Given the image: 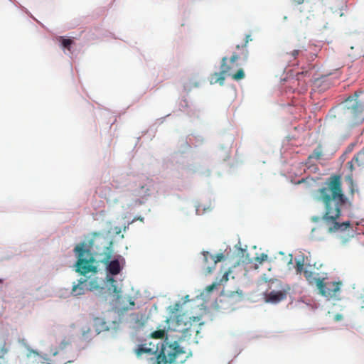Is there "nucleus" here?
I'll use <instances>...</instances> for the list:
<instances>
[{"label": "nucleus", "instance_id": "obj_29", "mask_svg": "<svg viewBox=\"0 0 364 364\" xmlns=\"http://www.w3.org/2000/svg\"><path fill=\"white\" fill-rule=\"evenodd\" d=\"M341 317V316H340V315H337V316H336V319H337V320H339Z\"/></svg>", "mask_w": 364, "mask_h": 364}, {"label": "nucleus", "instance_id": "obj_13", "mask_svg": "<svg viewBox=\"0 0 364 364\" xmlns=\"http://www.w3.org/2000/svg\"><path fill=\"white\" fill-rule=\"evenodd\" d=\"M250 36L249 35L246 36L245 42L243 45H242V46L237 45L236 46V49L241 50V55H243L244 59H247V56H248V50L247 49V44L250 41Z\"/></svg>", "mask_w": 364, "mask_h": 364}, {"label": "nucleus", "instance_id": "obj_10", "mask_svg": "<svg viewBox=\"0 0 364 364\" xmlns=\"http://www.w3.org/2000/svg\"><path fill=\"white\" fill-rule=\"evenodd\" d=\"M355 164H356L357 166H364V147L354 156L351 161L346 164V166L351 173L355 170Z\"/></svg>", "mask_w": 364, "mask_h": 364}, {"label": "nucleus", "instance_id": "obj_32", "mask_svg": "<svg viewBox=\"0 0 364 364\" xmlns=\"http://www.w3.org/2000/svg\"><path fill=\"white\" fill-rule=\"evenodd\" d=\"M96 250H100L99 247H97V245H96Z\"/></svg>", "mask_w": 364, "mask_h": 364}, {"label": "nucleus", "instance_id": "obj_33", "mask_svg": "<svg viewBox=\"0 0 364 364\" xmlns=\"http://www.w3.org/2000/svg\"><path fill=\"white\" fill-rule=\"evenodd\" d=\"M2 283V279H0V284Z\"/></svg>", "mask_w": 364, "mask_h": 364}, {"label": "nucleus", "instance_id": "obj_21", "mask_svg": "<svg viewBox=\"0 0 364 364\" xmlns=\"http://www.w3.org/2000/svg\"><path fill=\"white\" fill-rule=\"evenodd\" d=\"M348 179L350 181V193L351 195L354 194L355 190H354V183L353 181L352 175L348 176Z\"/></svg>", "mask_w": 364, "mask_h": 364}, {"label": "nucleus", "instance_id": "obj_19", "mask_svg": "<svg viewBox=\"0 0 364 364\" xmlns=\"http://www.w3.org/2000/svg\"><path fill=\"white\" fill-rule=\"evenodd\" d=\"M9 349L6 343H4L3 345L0 347V359L3 358V357L9 352Z\"/></svg>", "mask_w": 364, "mask_h": 364}, {"label": "nucleus", "instance_id": "obj_30", "mask_svg": "<svg viewBox=\"0 0 364 364\" xmlns=\"http://www.w3.org/2000/svg\"><path fill=\"white\" fill-rule=\"evenodd\" d=\"M123 310H128L129 308V307H122V308Z\"/></svg>", "mask_w": 364, "mask_h": 364}, {"label": "nucleus", "instance_id": "obj_3", "mask_svg": "<svg viewBox=\"0 0 364 364\" xmlns=\"http://www.w3.org/2000/svg\"><path fill=\"white\" fill-rule=\"evenodd\" d=\"M181 308V304L179 302L175 303L173 305L168 307V313L170 316L166 319V322H171L172 326L175 328L174 331L182 333L181 339L189 340L193 333L198 335L200 332V326L203 323L199 324L193 323L191 321L187 322V319L185 314H177Z\"/></svg>", "mask_w": 364, "mask_h": 364}, {"label": "nucleus", "instance_id": "obj_26", "mask_svg": "<svg viewBox=\"0 0 364 364\" xmlns=\"http://www.w3.org/2000/svg\"><path fill=\"white\" fill-rule=\"evenodd\" d=\"M296 4H301L304 2V0H294V1Z\"/></svg>", "mask_w": 364, "mask_h": 364}, {"label": "nucleus", "instance_id": "obj_22", "mask_svg": "<svg viewBox=\"0 0 364 364\" xmlns=\"http://www.w3.org/2000/svg\"><path fill=\"white\" fill-rule=\"evenodd\" d=\"M255 259L259 263H262V262L267 259V255L265 254H262L260 257H257Z\"/></svg>", "mask_w": 364, "mask_h": 364}, {"label": "nucleus", "instance_id": "obj_20", "mask_svg": "<svg viewBox=\"0 0 364 364\" xmlns=\"http://www.w3.org/2000/svg\"><path fill=\"white\" fill-rule=\"evenodd\" d=\"M212 259L214 261V264H216L218 262H221L224 259L223 253H219L215 255L210 256Z\"/></svg>", "mask_w": 364, "mask_h": 364}, {"label": "nucleus", "instance_id": "obj_28", "mask_svg": "<svg viewBox=\"0 0 364 364\" xmlns=\"http://www.w3.org/2000/svg\"><path fill=\"white\" fill-rule=\"evenodd\" d=\"M307 180V178H302L301 180L298 181V184L305 182Z\"/></svg>", "mask_w": 364, "mask_h": 364}, {"label": "nucleus", "instance_id": "obj_14", "mask_svg": "<svg viewBox=\"0 0 364 364\" xmlns=\"http://www.w3.org/2000/svg\"><path fill=\"white\" fill-rule=\"evenodd\" d=\"M59 41L60 42L63 48L71 52V46L74 44L73 40L70 38H65L64 37L60 36L59 37Z\"/></svg>", "mask_w": 364, "mask_h": 364}, {"label": "nucleus", "instance_id": "obj_2", "mask_svg": "<svg viewBox=\"0 0 364 364\" xmlns=\"http://www.w3.org/2000/svg\"><path fill=\"white\" fill-rule=\"evenodd\" d=\"M316 200L323 203V216L311 218L314 222L322 220L329 232L345 230L350 227V222H338L341 216V210L348 202V198L343 191L341 176L333 174L326 178L323 186L317 191Z\"/></svg>", "mask_w": 364, "mask_h": 364}, {"label": "nucleus", "instance_id": "obj_25", "mask_svg": "<svg viewBox=\"0 0 364 364\" xmlns=\"http://www.w3.org/2000/svg\"><path fill=\"white\" fill-rule=\"evenodd\" d=\"M129 305L131 307H133L135 305L134 301H132L131 298H129Z\"/></svg>", "mask_w": 364, "mask_h": 364}, {"label": "nucleus", "instance_id": "obj_16", "mask_svg": "<svg viewBox=\"0 0 364 364\" xmlns=\"http://www.w3.org/2000/svg\"><path fill=\"white\" fill-rule=\"evenodd\" d=\"M301 49H295L291 52L287 53L286 55L289 60H291V59L296 60L298 58V56L301 53Z\"/></svg>", "mask_w": 364, "mask_h": 364}, {"label": "nucleus", "instance_id": "obj_17", "mask_svg": "<svg viewBox=\"0 0 364 364\" xmlns=\"http://www.w3.org/2000/svg\"><path fill=\"white\" fill-rule=\"evenodd\" d=\"M165 330L159 329L151 333V336L153 338L161 339L164 337Z\"/></svg>", "mask_w": 364, "mask_h": 364}, {"label": "nucleus", "instance_id": "obj_5", "mask_svg": "<svg viewBox=\"0 0 364 364\" xmlns=\"http://www.w3.org/2000/svg\"><path fill=\"white\" fill-rule=\"evenodd\" d=\"M188 357V353L181 348L176 341H167L161 344V350L155 358H151L153 364L183 363Z\"/></svg>", "mask_w": 364, "mask_h": 364}, {"label": "nucleus", "instance_id": "obj_23", "mask_svg": "<svg viewBox=\"0 0 364 364\" xmlns=\"http://www.w3.org/2000/svg\"><path fill=\"white\" fill-rule=\"evenodd\" d=\"M215 287H216V284L215 283H213L210 285L207 286L205 288V291L209 293V292L212 291L215 288Z\"/></svg>", "mask_w": 364, "mask_h": 364}, {"label": "nucleus", "instance_id": "obj_27", "mask_svg": "<svg viewBox=\"0 0 364 364\" xmlns=\"http://www.w3.org/2000/svg\"><path fill=\"white\" fill-rule=\"evenodd\" d=\"M353 146H354V145H353V144H350V145L348 147L347 151H348V152H350V151L353 150Z\"/></svg>", "mask_w": 364, "mask_h": 364}, {"label": "nucleus", "instance_id": "obj_31", "mask_svg": "<svg viewBox=\"0 0 364 364\" xmlns=\"http://www.w3.org/2000/svg\"><path fill=\"white\" fill-rule=\"evenodd\" d=\"M208 255V252H207V254L204 255V257H205V260H207V259H208V258H207Z\"/></svg>", "mask_w": 364, "mask_h": 364}, {"label": "nucleus", "instance_id": "obj_6", "mask_svg": "<svg viewBox=\"0 0 364 364\" xmlns=\"http://www.w3.org/2000/svg\"><path fill=\"white\" fill-rule=\"evenodd\" d=\"M358 95L348 97L342 105L344 118L352 125L358 124L364 120V107L358 100Z\"/></svg>", "mask_w": 364, "mask_h": 364}, {"label": "nucleus", "instance_id": "obj_7", "mask_svg": "<svg viewBox=\"0 0 364 364\" xmlns=\"http://www.w3.org/2000/svg\"><path fill=\"white\" fill-rule=\"evenodd\" d=\"M100 279L95 277L90 279V277L86 278H80L77 284H74L71 290L73 296H80L85 294L87 291L98 290L100 289Z\"/></svg>", "mask_w": 364, "mask_h": 364}, {"label": "nucleus", "instance_id": "obj_9", "mask_svg": "<svg viewBox=\"0 0 364 364\" xmlns=\"http://www.w3.org/2000/svg\"><path fill=\"white\" fill-rule=\"evenodd\" d=\"M279 285L278 290H272L266 294V301L272 304H277L287 298L288 291L290 290L289 285H283L280 282H277Z\"/></svg>", "mask_w": 364, "mask_h": 364}, {"label": "nucleus", "instance_id": "obj_11", "mask_svg": "<svg viewBox=\"0 0 364 364\" xmlns=\"http://www.w3.org/2000/svg\"><path fill=\"white\" fill-rule=\"evenodd\" d=\"M150 347L146 346V344L139 345L135 350V353L138 358L141 357L144 353L148 355H156L159 350L158 346L149 344Z\"/></svg>", "mask_w": 364, "mask_h": 364}, {"label": "nucleus", "instance_id": "obj_1", "mask_svg": "<svg viewBox=\"0 0 364 364\" xmlns=\"http://www.w3.org/2000/svg\"><path fill=\"white\" fill-rule=\"evenodd\" d=\"M96 243L104 244L103 253L95 252V255H104L100 262L105 265L106 282L108 289L112 291L117 295V300L119 301L122 299L119 295L121 287L118 286L117 282L112 276L119 274L122 268L118 259L110 260L113 252L112 249V242L109 241L105 237L100 233L95 232L93 238L88 243L83 242L75 246L74 251L77 257L75 271L84 277H86L89 273H91V275H95L98 272V267L96 264L97 262L91 253V250H94L93 246Z\"/></svg>", "mask_w": 364, "mask_h": 364}, {"label": "nucleus", "instance_id": "obj_24", "mask_svg": "<svg viewBox=\"0 0 364 364\" xmlns=\"http://www.w3.org/2000/svg\"><path fill=\"white\" fill-rule=\"evenodd\" d=\"M190 319L191 320L192 319L193 322H198L200 321V318L199 317H193V318H190Z\"/></svg>", "mask_w": 364, "mask_h": 364}, {"label": "nucleus", "instance_id": "obj_4", "mask_svg": "<svg viewBox=\"0 0 364 364\" xmlns=\"http://www.w3.org/2000/svg\"><path fill=\"white\" fill-rule=\"evenodd\" d=\"M240 59V55L233 53L230 58L223 57L221 60L220 72H215L210 76V84L219 83L220 85L224 84L225 75L230 76L233 80L238 81L245 77L242 68H238L235 73L234 70L238 68L237 60Z\"/></svg>", "mask_w": 364, "mask_h": 364}, {"label": "nucleus", "instance_id": "obj_8", "mask_svg": "<svg viewBox=\"0 0 364 364\" xmlns=\"http://www.w3.org/2000/svg\"><path fill=\"white\" fill-rule=\"evenodd\" d=\"M342 283L341 282H324V279L318 281L319 293L327 298L335 297L340 291Z\"/></svg>", "mask_w": 364, "mask_h": 364}, {"label": "nucleus", "instance_id": "obj_18", "mask_svg": "<svg viewBox=\"0 0 364 364\" xmlns=\"http://www.w3.org/2000/svg\"><path fill=\"white\" fill-rule=\"evenodd\" d=\"M304 264L303 261H301V260L296 261L295 269H296L297 274H301L302 272L304 273V270L305 269L304 268Z\"/></svg>", "mask_w": 364, "mask_h": 364}, {"label": "nucleus", "instance_id": "obj_15", "mask_svg": "<svg viewBox=\"0 0 364 364\" xmlns=\"http://www.w3.org/2000/svg\"><path fill=\"white\" fill-rule=\"evenodd\" d=\"M322 156H323L322 148L321 146H318L313 151L312 154L309 156L308 159L311 160V159H314L318 160L321 158Z\"/></svg>", "mask_w": 364, "mask_h": 364}, {"label": "nucleus", "instance_id": "obj_12", "mask_svg": "<svg viewBox=\"0 0 364 364\" xmlns=\"http://www.w3.org/2000/svg\"><path fill=\"white\" fill-rule=\"evenodd\" d=\"M304 276L311 285L316 284L318 287V281H321L322 279L316 278L315 273L310 269L305 268L304 270Z\"/></svg>", "mask_w": 364, "mask_h": 364}]
</instances>
